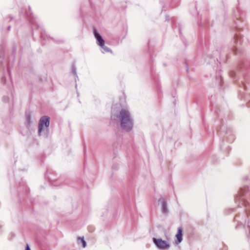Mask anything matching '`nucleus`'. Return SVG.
I'll use <instances>...</instances> for the list:
<instances>
[{
  "mask_svg": "<svg viewBox=\"0 0 250 250\" xmlns=\"http://www.w3.org/2000/svg\"><path fill=\"white\" fill-rule=\"evenodd\" d=\"M176 237L177 239L178 243L181 242L182 240V229L181 228H178V232L176 235Z\"/></svg>",
  "mask_w": 250,
  "mask_h": 250,
  "instance_id": "obj_7",
  "label": "nucleus"
},
{
  "mask_svg": "<svg viewBox=\"0 0 250 250\" xmlns=\"http://www.w3.org/2000/svg\"><path fill=\"white\" fill-rule=\"evenodd\" d=\"M72 71H73V73L75 75L76 74V70H75V69L74 68H73Z\"/></svg>",
  "mask_w": 250,
  "mask_h": 250,
  "instance_id": "obj_12",
  "label": "nucleus"
},
{
  "mask_svg": "<svg viewBox=\"0 0 250 250\" xmlns=\"http://www.w3.org/2000/svg\"><path fill=\"white\" fill-rule=\"evenodd\" d=\"M31 123V116L29 114L26 113V123L29 125Z\"/></svg>",
  "mask_w": 250,
  "mask_h": 250,
  "instance_id": "obj_9",
  "label": "nucleus"
},
{
  "mask_svg": "<svg viewBox=\"0 0 250 250\" xmlns=\"http://www.w3.org/2000/svg\"><path fill=\"white\" fill-rule=\"evenodd\" d=\"M153 241L155 245L161 250H166L169 248L170 245L167 242L163 240L161 238H153Z\"/></svg>",
  "mask_w": 250,
  "mask_h": 250,
  "instance_id": "obj_4",
  "label": "nucleus"
},
{
  "mask_svg": "<svg viewBox=\"0 0 250 250\" xmlns=\"http://www.w3.org/2000/svg\"><path fill=\"white\" fill-rule=\"evenodd\" d=\"M237 217V216H236L234 218L235 220H236V218Z\"/></svg>",
  "mask_w": 250,
  "mask_h": 250,
  "instance_id": "obj_14",
  "label": "nucleus"
},
{
  "mask_svg": "<svg viewBox=\"0 0 250 250\" xmlns=\"http://www.w3.org/2000/svg\"><path fill=\"white\" fill-rule=\"evenodd\" d=\"M104 50L105 52H111V49L108 48V47L104 45V46H100Z\"/></svg>",
  "mask_w": 250,
  "mask_h": 250,
  "instance_id": "obj_10",
  "label": "nucleus"
},
{
  "mask_svg": "<svg viewBox=\"0 0 250 250\" xmlns=\"http://www.w3.org/2000/svg\"><path fill=\"white\" fill-rule=\"evenodd\" d=\"M238 38H239L238 36V35H236L235 38H236V40H237V42H238Z\"/></svg>",
  "mask_w": 250,
  "mask_h": 250,
  "instance_id": "obj_13",
  "label": "nucleus"
},
{
  "mask_svg": "<svg viewBox=\"0 0 250 250\" xmlns=\"http://www.w3.org/2000/svg\"><path fill=\"white\" fill-rule=\"evenodd\" d=\"M78 242L79 244L81 243L82 244V245H83V248H85L86 247V242L85 241V240H84L83 237H79L78 238Z\"/></svg>",
  "mask_w": 250,
  "mask_h": 250,
  "instance_id": "obj_8",
  "label": "nucleus"
},
{
  "mask_svg": "<svg viewBox=\"0 0 250 250\" xmlns=\"http://www.w3.org/2000/svg\"><path fill=\"white\" fill-rule=\"evenodd\" d=\"M25 250H31L28 244H26V248Z\"/></svg>",
  "mask_w": 250,
  "mask_h": 250,
  "instance_id": "obj_11",
  "label": "nucleus"
},
{
  "mask_svg": "<svg viewBox=\"0 0 250 250\" xmlns=\"http://www.w3.org/2000/svg\"><path fill=\"white\" fill-rule=\"evenodd\" d=\"M50 118L47 116H42L40 120L39 124L38 134L40 136L43 130V125L46 127L49 126Z\"/></svg>",
  "mask_w": 250,
  "mask_h": 250,
  "instance_id": "obj_3",
  "label": "nucleus"
},
{
  "mask_svg": "<svg viewBox=\"0 0 250 250\" xmlns=\"http://www.w3.org/2000/svg\"><path fill=\"white\" fill-rule=\"evenodd\" d=\"M93 33L95 38L97 41V44L99 46H104V41L103 39L102 36L99 34L96 29H94Z\"/></svg>",
  "mask_w": 250,
  "mask_h": 250,
  "instance_id": "obj_6",
  "label": "nucleus"
},
{
  "mask_svg": "<svg viewBox=\"0 0 250 250\" xmlns=\"http://www.w3.org/2000/svg\"><path fill=\"white\" fill-rule=\"evenodd\" d=\"M10 26H8V30H10Z\"/></svg>",
  "mask_w": 250,
  "mask_h": 250,
  "instance_id": "obj_15",
  "label": "nucleus"
},
{
  "mask_svg": "<svg viewBox=\"0 0 250 250\" xmlns=\"http://www.w3.org/2000/svg\"><path fill=\"white\" fill-rule=\"evenodd\" d=\"M158 203L161 205V210L162 213L166 215H167L168 213V209L166 199L163 197L160 198L158 200Z\"/></svg>",
  "mask_w": 250,
  "mask_h": 250,
  "instance_id": "obj_5",
  "label": "nucleus"
},
{
  "mask_svg": "<svg viewBox=\"0 0 250 250\" xmlns=\"http://www.w3.org/2000/svg\"><path fill=\"white\" fill-rule=\"evenodd\" d=\"M248 190V188L247 187L241 188L240 189L239 195H236V200H240V202L241 203L242 206H240L239 204L238 205L240 207H247L248 206V202L245 200V199L243 197L244 196L246 193L247 191Z\"/></svg>",
  "mask_w": 250,
  "mask_h": 250,
  "instance_id": "obj_2",
  "label": "nucleus"
},
{
  "mask_svg": "<svg viewBox=\"0 0 250 250\" xmlns=\"http://www.w3.org/2000/svg\"><path fill=\"white\" fill-rule=\"evenodd\" d=\"M114 120H118L121 128L129 132L131 131L134 125V121L129 111L125 109H122L119 112L113 116Z\"/></svg>",
  "mask_w": 250,
  "mask_h": 250,
  "instance_id": "obj_1",
  "label": "nucleus"
}]
</instances>
